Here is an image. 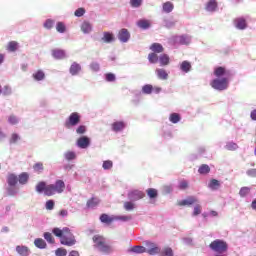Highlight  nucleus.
Here are the masks:
<instances>
[{
	"label": "nucleus",
	"instance_id": "2",
	"mask_svg": "<svg viewBox=\"0 0 256 256\" xmlns=\"http://www.w3.org/2000/svg\"><path fill=\"white\" fill-rule=\"evenodd\" d=\"M52 233L55 237L60 238L61 245L73 247V245L77 243V240H75V236L71 233V229H69V227H64L62 230L60 228H54Z\"/></svg>",
	"mask_w": 256,
	"mask_h": 256
},
{
	"label": "nucleus",
	"instance_id": "1",
	"mask_svg": "<svg viewBox=\"0 0 256 256\" xmlns=\"http://www.w3.org/2000/svg\"><path fill=\"white\" fill-rule=\"evenodd\" d=\"M215 77H218L211 81L210 85L213 89L217 91H225V89L229 88V76H231V72L227 70L226 67L219 66L214 69ZM223 77V78H220Z\"/></svg>",
	"mask_w": 256,
	"mask_h": 256
},
{
	"label": "nucleus",
	"instance_id": "59",
	"mask_svg": "<svg viewBox=\"0 0 256 256\" xmlns=\"http://www.w3.org/2000/svg\"><path fill=\"white\" fill-rule=\"evenodd\" d=\"M106 81H108V82H113V81H115V74H113V73H107V74H106Z\"/></svg>",
	"mask_w": 256,
	"mask_h": 256
},
{
	"label": "nucleus",
	"instance_id": "28",
	"mask_svg": "<svg viewBox=\"0 0 256 256\" xmlns=\"http://www.w3.org/2000/svg\"><path fill=\"white\" fill-rule=\"evenodd\" d=\"M137 25L140 29H149L151 27V22H149V20H139Z\"/></svg>",
	"mask_w": 256,
	"mask_h": 256
},
{
	"label": "nucleus",
	"instance_id": "18",
	"mask_svg": "<svg viewBox=\"0 0 256 256\" xmlns=\"http://www.w3.org/2000/svg\"><path fill=\"white\" fill-rule=\"evenodd\" d=\"M206 11L213 13L217 11V0H209L205 7Z\"/></svg>",
	"mask_w": 256,
	"mask_h": 256
},
{
	"label": "nucleus",
	"instance_id": "50",
	"mask_svg": "<svg viewBox=\"0 0 256 256\" xmlns=\"http://www.w3.org/2000/svg\"><path fill=\"white\" fill-rule=\"evenodd\" d=\"M189 42H190L189 37L180 36V38H179L180 45H189Z\"/></svg>",
	"mask_w": 256,
	"mask_h": 256
},
{
	"label": "nucleus",
	"instance_id": "21",
	"mask_svg": "<svg viewBox=\"0 0 256 256\" xmlns=\"http://www.w3.org/2000/svg\"><path fill=\"white\" fill-rule=\"evenodd\" d=\"M18 181H19L20 185H27V183L29 181V173H27V172L21 173L18 177Z\"/></svg>",
	"mask_w": 256,
	"mask_h": 256
},
{
	"label": "nucleus",
	"instance_id": "56",
	"mask_svg": "<svg viewBox=\"0 0 256 256\" xmlns=\"http://www.w3.org/2000/svg\"><path fill=\"white\" fill-rule=\"evenodd\" d=\"M189 187V182L187 180H182L179 183V189L185 190Z\"/></svg>",
	"mask_w": 256,
	"mask_h": 256
},
{
	"label": "nucleus",
	"instance_id": "64",
	"mask_svg": "<svg viewBox=\"0 0 256 256\" xmlns=\"http://www.w3.org/2000/svg\"><path fill=\"white\" fill-rule=\"evenodd\" d=\"M247 175H249V177H256V169L248 170Z\"/></svg>",
	"mask_w": 256,
	"mask_h": 256
},
{
	"label": "nucleus",
	"instance_id": "61",
	"mask_svg": "<svg viewBox=\"0 0 256 256\" xmlns=\"http://www.w3.org/2000/svg\"><path fill=\"white\" fill-rule=\"evenodd\" d=\"M2 93H3V95H11V87L4 86Z\"/></svg>",
	"mask_w": 256,
	"mask_h": 256
},
{
	"label": "nucleus",
	"instance_id": "43",
	"mask_svg": "<svg viewBox=\"0 0 256 256\" xmlns=\"http://www.w3.org/2000/svg\"><path fill=\"white\" fill-rule=\"evenodd\" d=\"M44 239L47 241V243H55V238H53V234H51L50 232L44 233Z\"/></svg>",
	"mask_w": 256,
	"mask_h": 256
},
{
	"label": "nucleus",
	"instance_id": "38",
	"mask_svg": "<svg viewBox=\"0 0 256 256\" xmlns=\"http://www.w3.org/2000/svg\"><path fill=\"white\" fill-rule=\"evenodd\" d=\"M92 30V26L89 22H84L81 26V31H83V33H91Z\"/></svg>",
	"mask_w": 256,
	"mask_h": 256
},
{
	"label": "nucleus",
	"instance_id": "48",
	"mask_svg": "<svg viewBox=\"0 0 256 256\" xmlns=\"http://www.w3.org/2000/svg\"><path fill=\"white\" fill-rule=\"evenodd\" d=\"M87 132V127L85 125H80L77 129H76V133L78 135H84V133Z\"/></svg>",
	"mask_w": 256,
	"mask_h": 256
},
{
	"label": "nucleus",
	"instance_id": "11",
	"mask_svg": "<svg viewBox=\"0 0 256 256\" xmlns=\"http://www.w3.org/2000/svg\"><path fill=\"white\" fill-rule=\"evenodd\" d=\"M234 25L237 29H247V20L245 18H236L234 19Z\"/></svg>",
	"mask_w": 256,
	"mask_h": 256
},
{
	"label": "nucleus",
	"instance_id": "39",
	"mask_svg": "<svg viewBox=\"0 0 256 256\" xmlns=\"http://www.w3.org/2000/svg\"><path fill=\"white\" fill-rule=\"evenodd\" d=\"M153 91V85L146 84L142 87V92L145 93V95H151Z\"/></svg>",
	"mask_w": 256,
	"mask_h": 256
},
{
	"label": "nucleus",
	"instance_id": "14",
	"mask_svg": "<svg viewBox=\"0 0 256 256\" xmlns=\"http://www.w3.org/2000/svg\"><path fill=\"white\" fill-rule=\"evenodd\" d=\"M123 129H125V122L116 121L112 123V131H115V133H119V131H123Z\"/></svg>",
	"mask_w": 256,
	"mask_h": 256
},
{
	"label": "nucleus",
	"instance_id": "4",
	"mask_svg": "<svg viewBox=\"0 0 256 256\" xmlns=\"http://www.w3.org/2000/svg\"><path fill=\"white\" fill-rule=\"evenodd\" d=\"M47 197L55 195V193H63L65 191V182L63 180H57L55 184L48 185L46 190Z\"/></svg>",
	"mask_w": 256,
	"mask_h": 256
},
{
	"label": "nucleus",
	"instance_id": "23",
	"mask_svg": "<svg viewBox=\"0 0 256 256\" xmlns=\"http://www.w3.org/2000/svg\"><path fill=\"white\" fill-rule=\"evenodd\" d=\"M34 245L38 249H46L47 242H45V240H43L42 238H37V239L34 240Z\"/></svg>",
	"mask_w": 256,
	"mask_h": 256
},
{
	"label": "nucleus",
	"instance_id": "47",
	"mask_svg": "<svg viewBox=\"0 0 256 256\" xmlns=\"http://www.w3.org/2000/svg\"><path fill=\"white\" fill-rule=\"evenodd\" d=\"M124 209L126 211H133V209H135V204L132 202H124Z\"/></svg>",
	"mask_w": 256,
	"mask_h": 256
},
{
	"label": "nucleus",
	"instance_id": "60",
	"mask_svg": "<svg viewBox=\"0 0 256 256\" xmlns=\"http://www.w3.org/2000/svg\"><path fill=\"white\" fill-rule=\"evenodd\" d=\"M20 137L17 133H13L10 138V143H15L16 141H19Z\"/></svg>",
	"mask_w": 256,
	"mask_h": 256
},
{
	"label": "nucleus",
	"instance_id": "6",
	"mask_svg": "<svg viewBox=\"0 0 256 256\" xmlns=\"http://www.w3.org/2000/svg\"><path fill=\"white\" fill-rule=\"evenodd\" d=\"M145 245L146 247H148V250H146V253H148L149 255H159V253H161V248H159L157 244L150 241H146Z\"/></svg>",
	"mask_w": 256,
	"mask_h": 256
},
{
	"label": "nucleus",
	"instance_id": "49",
	"mask_svg": "<svg viewBox=\"0 0 256 256\" xmlns=\"http://www.w3.org/2000/svg\"><path fill=\"white\" fill-rule=\"evenodd\" d=\"M54 23L55 21H53L52 19H47L44 23L45 29H53Z\"/></svg>",
	"mask_w": 256,
	"mask_h": 256
},
{
	"label": "nucleus",
	"instance_id": "63",
	"mask_svg": "<svg viewBox=\"0 0 256 256\" xmlns=\"http://www.w3.org/2000/svg\"><path fill=\"white\" fill-rule=\"evenodd\" d=\"M58 215L60 217H67V215H69V212L65 209H62V210L59 211Z\"/></svg>",
	"mask_w": 256,
	"mask_h": 256
},
{
	"label": "nucleus",
	"instance_id": "7",
	"mask_svg": "<svg viewBox=\"0 0 256 256\" xmlns=\"http://www.w3.org/2000/svg\"><path fill=\"white\" fill-rule=\"evenodd\" d=\"M145 197V193L141 190H133L128 193V199L130 201H139V199H143Z\"/></svg>",
	"mask_w": 256,
	"mask_h": 256
},
{
	"label": "nucleus",
	"instance_id": "8",
	"mask_svg": "<svg viewBox=\"0 0 256 256\" xmlns=\"http://www.w3.org/2000/svg\"><path fill=\"white\" fill-rule=\"evenodd\" d=\"M118 39L122 43H127V41H129V39H131V34L129 33V30H127L125 28L121 29L118 33Z\"/></svg>",
	"mask_w": 256,
	"mask_h": 256
},
{
	"label": "nucleus",
	"instance_id": "51",
	"mask_svg": "<svg viewBox=\"0 0 256 256\" xmlns=\"http://www.w3.org/2000/svg\"><path fill=\"white\" fill-rule=\"evenodd\" d=\"M34 171H36L37 173H41V171H43V163L38 162L33 166Z\"/></svg>",
	"mask_w": 256,
	"mask_h": 256
},
{
	"label": "nucleus",
	"instance_id": "24",
	"mask_svg": "<svg viewBox=\"0 0 256 256\" xmlns=\"http://www.w3.org/2000/svg\"><path fill=\"white\" fill-rule=\"evenodd\" d=\"M198 173L200 175H208V173H211V167L207 164H202L198 169Z\"/></svg>",
	"mask_w": 256,
	"mask_h": 256
},
{
	"label": "nucleus",
	"instance_id": "31",
	"mask_svg": "<svg viewBox=\"0 0 256 256\" xmlns=\"http://www.w3.org/2000/svg\"><path fill=\"white\" fill-rule=\"evenodd\" d=\"M159 61H160V65L162 67H165L167 65H169V55L167 54H162L160 57H159Z\"/></svg>",
	"mask_w": 256,
	"mask_h": 256
},
{
	"label": "nucleus",
	"instance_id": "13",
	"mask_svg": "<svg viewBox=\"0 0 256 256\" xmlns=\"http://www.w3.org/2000/svg\"><path fill=\"white\" fill-rule=\"evenodd\" d=\"M47 189H49V185L47 183L41 181L36 185V191L37 193H43L47 196Z\"/></svg>",
	"mask_w": 256,
	"mask_h": 256
},
{
	"label": "nucleus",
	"instance_id": "54",
	"mask_svg": "<svg viewBox=\"0 0 256 256\" xmlns=\"http://www.w3.org/2000/svg\"><path fill=\"white\" fill-rule=\"evenodd\" d=\"M8 121L11 125H17V123H19V119H17V116L15 115H11L9 118H8Z\"/></svg>",
	"mask_w": 256,
	"mask_h": 256
},
{
	"label": "nucleus",
	"instance_id": "15",
	"mask_svg": "<svg viewBox=\"0 0 256 256\" xmlns=\"http://www.w3.org/2000/svg\"><path fill=\"white\" fill-rule=\"evenodd\" d=\"M101 203V200H99V198L97 197H92L90 198L87 203H86V207L88 209H93L94 207H97V205H99Z\"/></svg>",
	"mask_w": 256,
	"mask_h": 256
},
{
	"label": "nucleus",
	"instance_id": "29",
	"mask_svg": "<svg viewBox=\"0 0 256 256\" xmlns=\"http://www.w3.org/2000/svg\"><path fill=\"white\" fill-rule=\"evenodd\" d=\"M130 251H132V253H137V254H141V253H147V248H145L144 246H133Z\"/></svg>",
	"mask_w": 256,
	"mask_h": 256
},
{
	"label": "nucleus",
	"instance_id": "42",
	"mask_svg": "<svg viewBox=\"0 0 256 256\" xmlns=\"http://www.w3.org/2000/svg\"><path fill=\"white\" fill-rule=\"evenodd\" d=\"M251 193V188L249 187H242L239 191L240 197H247Z\"/></svg>",
	"mask_w": 256,
	"mask_h": 256
},
{
	"label": "nucleus",
	"instance_id": "27",
	"mask_svg": "<svg viewBox=\"0 0 256 256\" xmlns=\"http://www.w3.org/2000/svg\"><path fill=\"white\" fill-rule=\"evenodd\" d=\"M149 199H157L159 192L155 188H149L146 190Z\"/></svg>",
	"mask_w": 256,
	"mask_h": 256
},
{
	"label": "nucleus",
	"instance_id": "46",
	"mask_svg": "<svg viewBox=\"0 0 256 256\" xmlns=\"http://www.w3.org/2000/svg\"><path fill=\"white\" fill-rule=\"evenodd\" d=\"M102 167L105 170L112 169L113 168V161H111V160L104 161L103 164H102Z\"/></svg>",
	"mask_w": 256,
	"mask_h": 256
},
{
	"label": "nucleus",
	"instance_id": "30",
	"mask_svg": "<svg viewBox=\"0 0 256 256\" xmlns=\"http://www.w3.org/2000/svg\"><path fill=\"white\" fill-rule=\"evenodd\" d=\"M16 251L19 255H29V248L27 246H16Z\"/></svg>",
	"mask_w": 256,
	"mask_h": 256
},
{
	"label": "nucleus",
	"instance_id": "55",
	"mask_svg": "<svg viewBox=\"0 0 256 256\" xmlns=\"http://www.w3.org/2000/svg\"><path fill=\"white\" fill-rule=\"evenodd\" d=\"M131 216H115V221H131Z\"/></svg>",
	"mask_w": 256,
	"mask_h": 256
},
{
	"label": "nucleus",
	"instance_id": "41",
	"mask_svg": "<svg viewBox=\"0 0 256 256\" xmlns=\"http://www.w3.org/2000/svg\"><path fill=\"white\" fill-rule=\"evenodd\" d=\"M56 30L58 31V33H65V31H67V27L65 26V23L58 22L56 24Z\"/></svg>",
	"mask_w": 256,
	"mask_h": 256
},
{
	"label": "nucleus",
	"instance_id": "45",
	"mask_svg": "<svg viewBox=\"0 0 256 256\" xmlns=\"http://www.w3.org/2000/svg\"><path fill=\"white\" fill-rule=\"evenodd\" d=\"M130 5L134 9H137L138 7H141V5H143V0H130Z\"/></svg>",
	"mask_w": 256,
	"mask_h": 256
},
{
	"label": "nucleus",
	"instance_id": "26",
	"mask_svg": "<svg viewBox=\"0 0 256 256\" xmlns=\"http://www.w3.org/2000/svg\"><path fill=\"white\" fill-rule=\"evenodd\" d=\"M6 49L10 53H14V51H17V49H19V43H17L16 41H11V42L8 43Z\"/></svg>",
	"mask_w": 256,
	"mask_h": 256
},
{
	"label": "nucleus",
	"instance_id": "16",
	"mask_svg": "<svg viewBox=\"0 0 256 256\" xmlns=\"http://www.w3.org/2000/svg\"><path fill=\"white\" fill-rule=\"evenodd\" d=\"M52 56L54 57V59H65L66 57L65 50L58 49V48L53 49Z\"/></svg>",
	"mask_w": 256,
	"mask_h": 256
},
{
	"label": "nucleus",
	"instance_id": "20",
	"mask_svg": "<svg viewBox=\"0 0 256 256\" xmlns=\"http://www.w3.org/2000/svg\"><path fill=\"white\" fill-rule=\"evenodd\" d=\"M156 74L157 77L162 81L169 79V74L167 73V71H165V69H156Z\"/></svg>",
	"mask_w": 256,
	"mask_h": 256
},
{
	"label": "nucleus",
	"instance_id": "57",
	"mask_svg": "<svg viewBox=\"0 0 256 256\" xmlns=\"http://www.w3.org/2000/svg\"><path fill=\"white\" fill-rule=\"evenodd\" d=\"M56 255L57 256H67V250L63 248H58L56 250Z\"/></svg>",
	"mask_w": 256,
	"mask_h": 256
},
{
	"label": "nucleus",
	"instance_id": "58",
	"mask_svg": "<svg viewBox=\"0 0 256 256\" xmlns=\"http://www.w3.org/2000/svg\"><path fill=\"white\" fill-rule=\"evenodd\" d=\"M194 217H197V215H201V205H196L194 207V212H193Z\"/></svg>",
	"mask_w": 256,
	"mask_h": 256
},
{
	"label": "nucleus",
	"instance_id": "32",
	"mask_svg": "<svg viewBox=\"0 0 256 256\" xmlns=\"http://www.w3.org/2000/svg\"><path fill=\"white\" fill-rule=\"evenodd\" d=\"M174 8L175 6L171 2H166L162 6L164 13H171V11H173Z\"/></svg>",
	"mask_w": 256,
	"mask_h": 256
},
{
	"label": "nucleus",
	"instance_id": "19",
	"mask_svg": "<svg viewBox=\"0 0 256 256\" xmlns=\"http://www.w3.org/2000/svg\"><path fill=\"white\" fill-rule=\"evenodd\" d=\"M81 71V64L74 62L71 66H70V73L72 75H79Z\"/></svg>",
	"mask_w": 256,
	"mask_h": 256
},
{
	"label": "nucleus",
	"instance_id": "12",
	"mask_svg": "<svg viewBox=\"0 0 256 256\" xmlns=\"http://www.w3.org/2000/svg\"><path fill=\"white\" fill-rule=\"evenodd\" d=\"M100 221L101 223H105V225H111V223L115 221V216H109V214H101Z\"/></svg>",
	"mask_w": 256,
	"mask_h": 256
},
{
	"label": "nucleus",
	"instance_id": "5",
	"mask_svg": "<svg viewBox=\"0 0 256 256\" xmlns=\"http://www.w3.org/2000/svg\"><path fill=\"white\" fill-rule=\"evenodd\" d=\"M79 123H81V115L77 112H73L65 121L64 127H66V129H71V127H75L79 125Z\"/></svg>",
	"mask_w": 256,
	"mask_h": 256
},
{
	"label": "nucleus",
	"instance_id": "52",
	"mask_svg": "<svg viewBox=\"0 0 256 256\" xmlns=\"http://www.w3.org/2000/svg\"><path fill=\"white\" fill-rule=\"evenodd\" d=\"M54 207H55V202L53 200H48L46 202V209L48 211H53Z\"/></svg>",
	"mask_w": 256,
	"mask_h": 256
},
{
	"label": "nucleus",
	"instance_id": "17",
	"mask_svg": "<svg viewBox=\"0 0 256 256\" xmlns=\"http://www.w3.org/2000/svg\"><path fill=\"white\" fill-rule=\"evenodd\" d=\"M7 183L9 187H15L19 183V178L15 174H9L7 177Z\"/></svg>",
	"mask_w": 256,
	"mask_h": 256
},
{
	"label": "nucleus",
	"instance_id": "22",
	"mask_svg": "<svg viewBox=\"0 0 256 256\" xmlns=\"http://www.w3.org/2000/svg\"><path fill=\"white\" fill-rule=\"evenodd\" d=\"M150 49L153 51V53H163L165 51V48H163V45L159 43H153L150 46Z\"/></svg>",
	"mask_w": 256,
	"mask_h": 256
},
{
	"label": "nucleus",
	"instance_id": "10",
	"mask_svg": "<svg viewBox=\"0 0 256 256\" xmlns=\"http://www.w3.org/2000/svg\"><path fill=\"white\" fill-rule=\"evenodd\" d=\"M198 200L197 198H195V196H189L187 199L185 200H181L178 202L179 207H185V206H191V205H195V203H197Z\"/></svg>",
	"mask_w": 256,
	"mask_h": 256
},
{
	"label": "nucleus",
	"instance_id": "9",
	"mask_svg": "<svg viewBox=\"0 0 256 256\" xmlns=\"http://www.w3.org/2000/svg\"><path fill=\"white\" fill-rule=\"evenodd\" d=\"M91 144V140L87 136H82L77 140V146L80 149H87L89 145Z\"/></svg>",
	"mask_w": 256,
	"mask_h": 256
},
{
	"label": "nucleus",
	"instance_id": "37",
	"mask_svg": "<svg viewBox=\"0 0 256 256\" xmlns=\"http://www.w3.org/2000/svg\"><path fill=\"white\" fill-rule=\"evenodd\" d=\"M209 187L210 189H213L214 191H216V189H219V187H221V184L219 183V180L212 179L209 183Z\"/></svg>",
	"mask_w": 256,
	"mask_h": 256
},
{
	"label": "nucleus",
	"instance_id": "3",
	"mask_svg": "<svg viewBox=\"0 0 256 256\" xmlns=\"http://www.w3.org/2000/svg\"><path fill=\"white\" fill-rule=\"evenodd\" d=\"M92 241L95 243L94 247L98 249L101 253L105 255H109V253H113V246L107 243L105 237L101 235H95L92 238Z\"/></svg>",
	"mask_w": 256,
	"mask_h": 256
},
{
	"label": "nucleus",
	"instance_id": "33",
	"mask_svg": "<svg viewBox=\"0 0 256 256\" xmlns=\"http://www.w3.org/2000/svg\"><path fill=\"white\" fill-rule=\"evenodd\" d=\"M33 79H35V81H43V79H45V72L38 70L33 74Z\"/></svg>",
	"mask_w": 256,
	"mask_h": 256
},
{
	"label": "nucleus",
	"instance_id": "44",
	"mask_svg": "<svg viewBox=\"0 0 256 256\" xmlns=\"http://www.w3.org/2000/svg\"><path fill=\"white\" fill-rule=\"evenodd\" d=\"M226 149L228 151H236V149H239V146L235 142H230V143L226 144Z\"/></svg>",
	"mask_w": 256,
	"mask_h": 256
},
{
	"label": "nucleus",
	"instance_id": "40",
	"mask_svg": "<svg viewBox=\"0 0 256 256\" xmlns=\"http://www.w3.org/2000/svg\"><path fill=\"white\" fill-rule=\"evenodd\" d=\"M148 60L150 63H157L159 61V56L157 53L152 52L148 55Z\"/></svg>",
	"mask_w": 256,
	"mask_h": 256
},
{
	"label": "nucleus",
	"instance_id": "36",
	"mask_svg": "<svg viewBox=\"0 0 256 256\" xmlns=\"http://www.w3.org/2000/svg\"><path fill=\"white\" fill-rule=\"evenodd\" d=\"M64 157H65L66 161H73V160L77 159V154H75V152H73V151H68V152L64 153Z\"/></svg>",
	"mask_w": 256,
	"mask_h": 256
},
{
	"label": "nucleus",
	"instance_id": "35",
	"mask_svg": "<svg viewBox=\"0 0 256 256\" xmlns=\"http://www.w3.org/2000/svg\"><path fill=\"white\" fill-rule=\"evenodd\" d=\"M169 121L174 124L179 123L181 121V115L179 113H172L170 114Z\"/></svg>",
	"mask_w": 256,
	"mask_h": 256
},
{
	"label": "nucleus",
	"instance_id": "25",
	"mask_svg": "<svg viewBox=\"0 0 256 256\" xmlns=\"http://www.w3.org/2000/svg\"><path fill=\"white\" fill-rule=\"evenodd\" d=\"M180 69L183 73H189L191 71V62L185 60L180 64Z\"/></svg>",
	"mask_w": 256,
	"mask_h": 256
},
{
	"label": "nucleus",
	"instance_id": "53",
	"mask_svg": "<svg viewBox=\"0 0 256 256\" xmlns=\"http://www.w3.org/2000/svg\"><path fill=\"white\" fill-rule=\"evenodd\" d=\"M74 15L76 17H83L85 15V8H78L75 12Z\"/></svg>",
	"mask_w": 256,
	"mask_h": 256
},
{
	"label": "nucleus",
	"instance_id": "62",
	"mask_svg": "<svg viewBox=\"0 0 256 256\" xmlns=\"http://www.w3.org/2000/svg\"><path fill=\"white\" fill-rule=\"evenodd\" d=\"M90 67L92 71H99L100 69L99 63L97 62L92 63Z\"/></svg>",
	"mask_w": 256,
	"mask_h": 256
},
{
	"label": "nucleus",
	"instance_id": "34",
	"mask_svg": "<svg viewBox=\"0 0 256 256\" xmlns=\"http://www.w3.org/2000/svg\"><path fill=\"white\" fill-rule=\"evenodd\" d=\"M115 37H113V34L110 32H104V36L102 38V41H104V43H111L112 41H114Z\"/></svg>",
	"mask_w": 256,
	"mask_h": 256
}]
</instances>
